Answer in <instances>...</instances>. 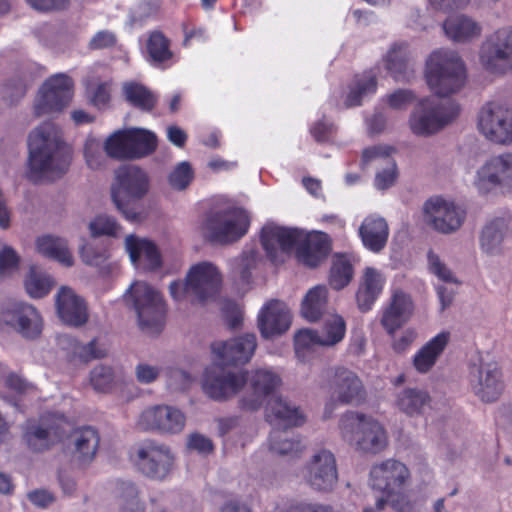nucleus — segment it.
I'll list each match as a JSON object with an SVG mask.
<instances>
[{
    "instance_id": "nucleus-1",
    "label": "nucleus",
    "mask_w": 512,
    "mask_h": 512,
    "mask_svg": "<svg viewBox=\"0 0 512 512\" xmlns=\"http://www.w3.org/2000/svg\"><path fill=\"white\" fill-rule=\"evenodd\" d=\"M71 151L62 130L53 122H44L28 136V169L35 180L53 181L68 170Z\"/></svg>"
},
{
    "instance_id": "nucleus-2",
    "label": "nucleus",
    "mask_w": 512,
    "mask_h": 512,
    "mask_svg": "<svg viewBox=\"0 0 512 512\" xmlns=\"http://www.w3.org/2000/svg\"><path fill=\"white\" fill-rule=\"evenodd\" d=\"M342 438L356 450L378 454L388 445L387 432L382 424L370 415L347 411L339 421Z\"/></svg>"
},
{
    "instance_id": "nucleus-3",
    "label": "nucleus",
    "mask_w": 512,
    "mask_h": 512,
    "mask_svg": "<svg viewBox=\"0 0 512 512\" xmlns=\"http://www.w3.org/2000/svg\"><path fill=\"white\" fill-rule=\"evenodd\" d=\"M149 190L148 173L136 165H125L116 171V184L112 187L111 199L127 221L139 222L143 216L132 201L143 199Z\"/></svg>"
},
{
    "instance_id": "nucleus-4",
    "label": "nucleus",
    "mask_w": 512,
    "mask_h": 512,
    "mask_svg": "<svg viewBox=\"0 0 512 512\" xmlns=\"http://www.w3.org/2000/svg\"><path fill=\"white\" fill-rule=\"evenodd\" d=\"M426 79L431 91L439 97H447L464 85V63L453 50H435L426 62Z\"/></svg>"
},
{
    "instance_id": "nucleus-5",
    "label": "nucleus",
    "mask_w": 512,
    "mask_h": 512,
    "mask_svg": "<svg viewBox=\"0 0 512 512\" xmlns=\"http://www.w3.org/2000/svg\"><path fill=\"white\" fill-rule=\"evenodd\" d=\"M221 282V274L214 264L200 262L189 269L185 282H171L169 291L176 301L186 299L192 303H204L218 294Z\"/></svg>"
},
{
    "instance_id": "nucleus-6",
    "label": "nucleus",
    "mask_w": 512,
    "mask_h": 512,
    "mask_svg": "<svg viewBox=\"0 0 512 512\" xmlns=\"http://www.w3.org/2000/svg\"><path fill=\"white\" fill-rule=\"evenodd\" d=\"M250 218L239 207H215L210 209L201 224L203 236L214 243L230 244L241 239L248 231Z\"/></svg>"
},
{
    "instance_id": "nucleus-7",
    "label": "nucleus",
    "mask_w": 512,
    "mask_h": 512,
    "mask_svg": "<svg viewBox=\"0 0 512 512\" xmlns=\"http://www.w3.org/2000/svg\"><path fill=\"white\" fill-rule=\"evenodd\" d=\"M458 113V105L450 99L425 98L412 110L409 128L416 136L429 137L453 121Z\"/></svg>"
},
{
    "instance_id": "nucleus-8",
    "label": "nucleus",
    "mask_w": 512,
    "mask_h": 512,
    "mask_svg": "<svg viewBox=\"0 0 512 512\" xmlns=\"http://www.w3.org/2000/svg\"><path fill=\"white\" fill-rule=\"evenodd\" d=\"M124 299L134 308L139 326L148 333H159L165 320L166 307L162 295L146 282L133 283Z\"/></svg>"
},
{
    "instance_id": "nucleus-9",
    "label": "nucleus",
    "mask_w": 512,
    "mask_h": 512,
    "mask_svg": "<svg viewBox=\"0 0 512 512\" xmlns=\"http://www.w3.org/2000/svg\"><path fill=\"white\" fill-rule=\"evenodd\" d=\"M472 186L480 195L512 193V152L487 159L476 171Z\"/></svg>"
},
{
    "instance_id": "nucleus-10",
    "label": "nucleus",
    "mask_w": 512,
    "mask_h": 512,
    "mask_svg": "<svg viewBox=\"0 0 512 512\" xmlns=\"http://www.w3.org/2000/svg\"><path fill=\"white\" fill-rule=\"evenodd\" d=\"M480 62L490 73L512 71V27L505 26L492 33L481 46Z\"/></svg>"
},
{
    "instance_id": "nucleus-11",
    "label": "nucleus",
    "mask_w": 512,
    "mask_h": 512,
    "mask_svg": "<svg viewBox=\"0 0 512 512\" xmlns=\"http://www.w3.org/2000/svg\"><path fill=\"white\" fill-rule=\"evenodd\" d=\"M469 384L473 393L485 403L499 399L504 383L497 362L479 357L469 368Z\"/></svg>"
},
{
    "instance_id": "nucleus-12",
    "label": "nucleus",
    "mask_w": 512,
    "mask_h": 512,
    "mask_svg": "<svg viewBox=\"0 0 512 512\" xmlns=\"http://www.w3.org/2000/svg\"><path fill=\"white\" fill-rule=\"evenodd\" d=\"M477 128L489 141L512 144V109L496 102L485 104L478 113Z\"/></svg>"
},
{
    "instance_id": "nucleus-13",
    "label": "nucleus",
    "mask_w": 512,
    "mask_h": 512,
    "mask_svg": "<svg viewBox=\"0 0 512 512\" xmlns=\"http://www.w3.org/2000/svg\"><path fill=\"white\" fill-rule=\"evenodd\" d=\"M301 476L312 490L331 492L338 482V469L334 454L327 449L316 451L303 466Z\"/></svg>"
},
{
    "instance_id": "nucleus-14",
    "label": "nucleus",
    "mask_w": 512,
    "mask_h": 512,
    "mask_svg": "<svg viewBox=\"0 0 512 512\" xmlns=\"http://www.w3.org/2000/svg\"><path fill=\"white\" fill-rule=\"evenodd\" d=\"M214 361L205 369L202 388L210 398L221 401L235 396L245 385V372L224 368Z\"/></svg>"
},
{
    "instance_id": "nucleus-15",
    "label": "nucleus",
    "mask_w": 512,
    "mask_h": 512,
    "mask_svg": "<svg viewBox=\"0 0 512 512\" xmlns=\"http://www.w3.org/2000/svg\"><path fill=\"white\" fill-rule=\"evenodd\" d=\"M247 391L240 400L246 410H258L282 385L281 376L271 368H258L245 372Z\"/></svg>"
},
{
    "instance_id": "nucleus-16",
    "label": "nucleus",
    "mask_w": 512,
    "mask_h": 512,
    "mask_svg": "<svg viewBox=\"0 0 512 512\" xmlns=\"http://www.w3.org/2000/svg\"><path fill=\"white\" fill-rule=\"evenodd\" d=\"M465 215L460 206L442 197L430 198L423 206L424 222L443 234L457 231L462 226Z\"/></svg>"
},
{
    "instance_id": "nucleus-17",
    "label": "nucleus",
    "mask_w": 512,
    "mask_h": 512,
    "mask_svg": "<svg viewBox=\"0 0 512 512\" xmlns=\"http://www.w3.org/2000/svg\"><path fill=\"white\" fill-rule=\"evenodd\" d=\"M73 82L66 74H56L45 81L35 101L37 116L61 111L71 101Z\"/></svg>"
},
{
    "instance_id": "nucleus-18",
    "label": "nucleus",
    "mask_w": 512,
    "mask_h": 512,
    "mask_svg": "<svg viewBox=\"0 0 512 512\" xmlns=\"http://www.w3.org/2000/svg\"><path fill=\"white\" fill-rule=\"evenodd\" d=\"M10 327L23 337L34 339L41 334L42 318L34 306L13 302L0 311V327Z\"/></svg>"
},
{
    "instance_id": "nucleus-19",
    "label": "nucleus",
    "mask_w": 512,
    "mask_h": 512,
    "mask_svg": "<svg viewBox=\"0 0 512 512\" xmlns=\"http://www.w3.org/2000/svg\"><path fill=\"white\" fill-rule=\"evenodd\" d=\"M409 480L410 471L407 466L393 458L375 463L369 473L370 487L383 494H393L403 490Z\"/></svg>"
},
{
    "instance_id": "nucleus-20",
    "label": "nucleus",
    "mask_w": 512,
    "mask_h": 512,
    "mask_svg": "<svg viewBox=\"0 0 512 512\" xmlns=\"http://www.w3.org/2000/svg\"><path fill=\"white\" fill-rule=\"evenodd\" d=\"M138 425L143 430H154L162 434H179L186 425V415L171 405H156L145 409Z\"/></svg>"
},
{
    "instance_id": "nucleus-21",
    "label": "nucleus",
    "mask_w": 512,
    "mask_h": 512,
    "mask_svg": "<svg viewBox=\"0 0 512 512\" xmlns=\"http://www.w3.org/2000/svg\"><path fill=\"white\" fill-rule=\"evenodd\" d=\"M174 456L168 446L146 441L137 449V466L146 476L164 479L171 471Z\"/></svg>"
},
{
    "instance_id": "nucleus-22",
    "label": "nucleus",
    "mask_w": 512,
    "mask_h": 512,
    "mask_svg": "<svg viewBox=\"0 0 512 512\" xmlns=\"http://www.w3.org/2000/svg\"><path fill=\"white\" fill-rule=\"evenodd\" d=\"M301 237V230L269 223L262 228L261 243L267 256L277 263L284 260L283 256L289 255L294 248L296 249Z\"/></svg>"
},
{
    "instance_id": "nucleus-23",
    "label": "nucleus",
    "mask_w": 512,
    "mask_h": 512,
    "mask_svg": "<svg viewBox=\"0 0 512 512\" xmlns=\"http://www.w3.org/2000/svg\"><path fill=\"white\" fill-rule=\"evenodd\" d=\"M257 346L254 334H244L227 341H216L211 345L214 361L225 365L249 362Z\"/></svg>"
},
{
    "instance_id": "nucleus-24",
    "label": "nucleus",
    "mask_w": 512,
    "mask_h": 512,
    "mask_svg": "<svg viewBox=\"0 0 512 512\" xmlns=\"http://www.w3.org/2000/svg\"><path fill=\"white\" fill-rule=\"evenodd\" d=\"M291 325L287 305L272 299L264 304L258 314V328L263 338L269 339L285 333Z\"/></svg>"
},
{
    "instance_id": "nucleus-25",
    "label": "nucleus",
    "mask_w": 512,
    "mask_h": 512,
    "mask_svg": "<svg viewBox=\"0 0 512 512\" xmlns=\"http://www.w3.org/2000/svg\"><path fill=\"white\" fill-rule=\"evenodd\" d=\"M329 391L342 404H351L364 398V387L358 375L344 367L335 369Z\"/></svg>"
},
{
    "instance_id": "nucleus-26",
    "label": "nucleus",
    "mask_w": 512,
    "mask_h": 512,
    "mask_svg": "<svg viewBox=\"0 0 512 512\" xmlns=\"http://www.w3.org/2000/svg\"><path fill=\"white\" fill-rule=\"evenodd\" d=\"M56 309L60 319L67 325L79 327L88 321L84 300L69 287L63 286L59 289Z\"/></svg>"
},
{
    "instance_id": "nucleus-27",
    "label": "nucleus",
    "mask_w": 512,
    "mask_h": 512,
    "mask_svg": "<svg viewBox=\"0 0 512 512\" xmlns=\"http://www.w3.org/2000/svg\"><path fill=\"white\" fill-rule=\"evenodd\" d=\"M330 244L325 233L305 234L302 231L301 241L296 246V257L299 262L309 268L320 265L328 256Z\"/></svg>"
},
{
    "instance_id": "nucleus-28",
    "label": "nucleus",
    "mask_w": 512,
    "mask_h": 512,
    "mask_svg": "<svg viewBox=\"0 0 512 512\" xmlns=\"http://www.w3.org/2000/svg\"><path fill=\"white\" fill-rule=\"evenodd\" d=\"M125 249L137 269L155 270L161 266V255L156 245L144 238L128 235Z\"/></svg>"
},
{
    "instance_id": "nucleus-29",
    "label": "nucleus",
    "mask_w": 512,
    "mask_h": 512,
    "mask_svg": "<svg viewBox=\"0 0 512 512\" xmlns=\"http://www.w3.org/2000/svg\"><path fill=\"white\" fill-rule=\"evenodd\" d=\"M64 434L65 430L60 425L50 424L45 420L27 421L23 438L33 451H43L58 442Z\"/></svg>"
},
{
    "instance_id": "nucleus-30",
    "label": "nucleus",
    "mask_w": 512,
    "mask_h": 512,
    "mask_svg": "<svg viewBox=\"0 0 512 512\" xmlns=\"http://www.w3.org/2000/svg\"><path fill=\"white\" fill-rule=\"evenodd\" d=\"M509 237L508 222L504 218H494L487 222L479 235V246L489 257L500 256L505 251V241Z\"/></svg>"
},
{
    "instance_id": "nucleus-31",
    "label": "nucleus",
    "mask_w": 512,
    "mask_h": 512,
    "mask_svg": "<svg viewBox=\"0 0 512 512\" xmlns=\"http://www.w3.org/2000/svg\"><path fill=\"white\" fill-rule=\"evenodd\" d=\"M445 36L455 43H470L482 34V26L473 18L464 14H453L442 24Z\"/></svg>"
},
{
    "instance_id": "nucleus-32",
    "label": "nucleus",
    "mask_w": 512,
    "mask_h": 512,
    "mask_svg": "<svg viewBox=\"0 0 512 512\" xmlns=\"http://www.w3.org/2000/svg\"><path fill=\"white\" fill-rule=\"evenodd\" d=\"M413 312V302L410 295L402 292H394L390 304L383 310L381 324L389 333L399 329Z\"/></svg>"
},
{
    "instance_id": "nucleus-33",
    "label": "nucleus",
    "mask_w": 512,
    "mask_h": 512,
    "mask_svg": "<svg viewBox=\"0 0 512 512\" xmlns=\"http://www.w3.org/2000/svg\"><path fill=\"white\" fill-rule=\"evenodd\" d=\"M72 443V457L74 462L79 466H87L96 456L100 443V436L95 428L86 426L77 429L73 433Z\"/></svg>"
},
{
    "instance_id": "nucleus-34",
    "label": "nucleus",
    "mask_w": 512,
    "mask_h": 512,
    "mask_svg": "<svg viewBox=\"0 0 512 512\" xmlns=\"http://www.w3.org/2000/svg\"><path fill=\"white\" fill-rule=\"evenodd\" d=\"M450 338L449 331H442L423 345L413 357L415 369L419 373L429 372L446 349Z\"/></svg>"
},
{
    "instance_id": "nucleus-35",
    "label": "nucleus",
    "mask_w": 512,
    "mask_h": 512,
    "mask_svg": "<svg viewBox=\"0 0 512 512\" xmlns=\"http://www.w3.org/2000/svg\"><path fill=\"white\" fill-rule=\"evenodd\" d=\"M430 394L420 388H404L396 393L395 407L409 417H418L431 408Z\"/></svg>"
},
{
    "instance_id": "nucleus-36",
    "label": "nucleus",
    "mask_w": 512,
    "mask_h": 512,
    "mask_svg": "<svg viewBox=\"0 0 512 512\" xmlns=\"http://www.w3.org/2000/svg\"><path fill=\"white\" fill-rule=\"evenodd\" d=\"M384 283L385 278L379 270L372 267H367L364 270L356 293L357 304L361 311L366 312L371 309L380 296Z\"/></svg>"
},
{
    "instance_id": "nucleus-37",
    "label": "nucleus",
    "mask_w": 512,
    "mask_h": 512,
    "mask_svg": "<svg viewBox=\"0 0 512 512\" xmlns=\"http://www.w3.org/2000/svg\"><path fill=\"white\" fill-rule=\"evenodd\" d=\"M359 234L366 248L379 252L387 243L389 229L384 218L371 215L362 222Z\"/></svg>"
},
{
    "instance_id": "nucleus-38",
    "label": "nucleus",
    "mask_w": 512,
    "mask_h": 512,
    "mask_svg": "<svg viewBox=\"0 0 512 512\" xmlns=\"http://www.w3.org/2000/svg\"><path fill=\"white\" fill-rule=\"evenodd\" d=\"M267 419L272 425L284 428L301 425L304 421L298 408L282 398L270 400Z\"/></svg>"
},
{
    "instance_id": "nucleus-39",
    "label": "nucleus",
    "mask_w": 512,
    "mask_h": 512,
    "mask_svg": "<svg viewBox=\"0 0 512 512\" xmlns=\"http://www.w3.org/2000/svg\"><path fill=\"white\" fill-rule=\"evenodd\" d=\"M35 246L37 252L44 257L53 259L65 267L73 265V256L65 239L53 235H43L36 239Z\"/></svg>"
},
{
    "instance_id": "nucleus-40",
    "label": "nucleus",
    "mask_w": 512,
    "mask_h": 512,
    "mask_svg": "<svg viewBox=\"0 0 512 512\" xmlns=\"http://www.w3.org/2000/svg\"><path fill=\"white\" fill-rule=\"evenodd\" d=\"M411 53L406 43H394L383 58L385 68L395 80L408 77Z\"/></svg>"
},
{
    "instance_id": "nucleus-41",
    "label": "nucleus",
    "mask_w": 512,
    "mask_h": 512,
    "mask_svg": "<svg viewBox=\"0 0 512 512\" xmlns=\"http://www.w3.org/2000/svg\"><path fill=\"white\" fill-rule=\"evenodd\" d=\"M91 387L99 393H111L119 385L125 383L121 372L107 365L95 366L89 375Z\"/></svg>"
},
{
    "instance_id": "nucleus-42",
    "label": "nucleus",
    "mask_w": 512,
    "mask_h": 512,
    "mask_svg": "<svg viewBox=\"0 0 512 512\" xmlns=\"http://www.w3.org/2000/svg\"><path fill=\"white\" fill-rule=\"evenodd\" d=\"M327 298L328 290L325 286L319 285L310 289L302 301V316L310 322L319 320L326 311Z\"/></svg>"
},
{
    "instance_id": "nucleus-43",
    "label": "nucleus",
    "mask_w": 512,
    "mask_h": 512,
    "mask_svg": "<svg viewBox=\"0 0 512 512\" xmlns=\"http://www.w3.org/2000/svg\"><path fill=\"white\" fill-rule=\"evenodd\" d=\"M127 140L130 159L144 157L152 153L157 146L156 135L146 129H128Z\"/></svg>"
},
{
    "instance_id": "nucleus-44",
    "label": "nucleus",
    "mask_w": 512,
    "mask_h": 512,
    "mask_svg": "<svg viewBox=\"0 0 512 512\" xmlns=\"http://www.w3.org/2000/svg\"><path fill=\"white\" fill-rule=\"evenodd\" d=\"M123 95L130 105L145 112L151 111L157 103V96L144 85L136 82L124 83Z\"/></svg>"
},
{
    "instance_id": "nucleus-45",
    "label": "nucleus",
    "mask_w": 512,
    "mask_h": 512,
    "mask_svg": "<svg viewBox=\"0 0 512 512\" xmlns=\"http://www.w3.org/2000/svg\"><path fill=\"white\" fill-rule=\"evenodd\" d=\"M377 82L372 73L356 76L350 85L349 93L345 100L346 107L361 105L362 101L376 92Z\"/></svg>"
},
{
    "instance_id": "nucleus-46",
    "label": "nucleus",
    "mask_w": 512,
    "mask_h": 512,
    "mask_svg": "<svg viewBox=\"0 0 512 512\" xmlns=\"http://www.w3.org/2000/svg\"><path fill=\"white\" fill-rule=\"evenodd\" d=\"M269 446L270 450L274 453L291 458L298 457L305 448V445L299 438L289 437L286 432L278 430L270 434Z\"/></svg>"
},
{
    "instance_id": "nucleus-47",
    "label": "nucleus",
    "mask_w": 512,
    "mask_h": 512,
    "mask_svg": "<svg viewBox=\"0 0 512 512\" xmlns=\"http://www.w3.org/2000/svg\"><path fill=\"white\" fill-rule=\"evenodd\" d=\"M320 345L332 347L344 339L346 324L343 318L336 314L327 315L320 330Z\"/></svg>"
},
{
    "instance_id": "nucleus-48",
    "label": "nucleus",
    "mask_w": 512,
    "mask_h": 512,
    "mask_svg": "<svg viewBox=\"0 0 512 512\" xmlns=\"http://www.w3.org/2000/svg\"><path fill=\"white\" fill-rule=\"evenodd\" d=\"M147 52L150 60L156 65L166 63L173 58L170 41L160 31L150 33L147 40Z\"/></svg>"
},
{
    "instance_id": "nucleus-49",
    "label": "nucleus",
    "mask_w": 512,
    "mask_h": 512,
    "mask_svg": "<svg viewBox=\"0 0 512 512\" xmlns=\"http://www.w3.org/2000/svg\"><path fill=\"white\" fill-rule=\"evenodd\" d=\"M54 284L50 275L32 267L25 280V289L32 298H42L50 292Z\"/></svg>"
},
{
    "instance_id": "nucleus-50",
    "label": "nucleus",
    "mask_w": 512,
    "mask_h": 512,
    "mask_svg": "<svg viewBox=\"0 0 512 512\" xmlns=\"http://www.w3.org/2000/svg\"><path fill=\"white\" fill-rule=\"evenodd\" d=\"M352 277L353 267L350 260L344 255L335 256L330 270V285L340 290L350 283Z\"/></svg>"
},
{
    "instance_id": "nucleus-51",
    "label": "nucleus",
    "mask_w": 512,
    "mask_h": 512,
    "mask_svg": "<svg viewBox=\"0 0 512 512\" xmlns=\"http://www.w3.org/2000/svg\"><path fill=\"white\" fill-rule=\"evenodd\" d=\"M89 231L94 237L107 236L117 238L122 234L123 229L113 216L101 213L90 221Z\"/></svg>"
},
{
    "instance_id": "nucleus-52",
    "label": "nucleus",
    "mask_w": 512,
    "mask_h": 512,
    "mask_svg": "<svg viewBox=\"0 0 512 512\" xmlns=\"http://www.w3.org/2000/svg\"><path fill=\"white\" fill-rule=\"evenodd\" d=\"M258 258V252L254 249H249L244 251L241 256L231 260L232 271L243 284L250 282L252 270L256 268Z\"/></svg>"
},
{
    "instance_id": "nucleus-53",
    "label": "nucleus",
    "mask_w": 512,
    "mask_h": 512,
    "mask_svg": "<svg viewBox=\"0 0 512 512\" xmlns=\"http://www.w3.org/2000/svg\"><path fill=\"white\" fill-rule=\"evenodd\" d=\"M319 333L311 329L299 330L294 336V349L297 358L306 361L314 348L320 345Z\"/></svg>"
},
{
    "instance_id": "nucleus-54",
    "label": "nucleus",
    "mask_w": 512,
    "mask_h": 512,
    "mask_svg": "<svg viewBox=\"0 0 512 512\" xmlns=\"http://www.w3.org/2000/svg\"><path fill=\"white\" fill-rule=\"evenodd\" d=\"M127 139L128 129L114 132L105 141L104 149L106 154L116 159H130Z\"/></svg>"
},
{
    "instance_id": "nucleus-55",
    "label": "nucleus",
    "mask_w": 512,
    "mask_h": 512,
    "mask_svg": "<svg viewBox=\"0 0 512 512\" xmlns=\"http://www.w3.org/2000/svg\"><path fill=\"white\" fill-rule=\"evenodd\" d=\"M83 262L87 265L102 268L110 258V251L106 245L91 242L84 245L80 251Z\"/></svg>"
},
{
    "instance_id": "nucleus-56",
    "label": "nucleus",
    "mask_w": 512,
    "mask_h": 512,
    "mask_svg": "<svg viewBox=\"0 0 512 512\" xmlns=\"http://www.w3.org/2000/svg\"><path fill=\"white\" fill-rule=\"evenodd\" d=\"M194 177L192 167L189 162H180L169 174L168 182L175 190H184L191 183Z\"/></svg>"
},
{
    "instance_id": "nucleus-57",
    "label": "nucleus",
    "mask_w": 512,
    "mask_h": 512,
    "mask_svg": "<svg viewBox=\"0 0 512 512\" xmlns=\"http://www.w3.org/2000/svg\"><path fill=\"white\" fill-rule=\"evenodd\" d=\"M374 179V186L378 190H386L394 185L398 177V169L395 160L387 159V162L379 166Z\"/></svg>"
},
{
    "instance_id": "nucleus-58",
    "label": "nucleus",
    "mask_w": 512,
    "mask_h": 512,
    "mask_svg": "<svg viewBox=\"0 0 512 512\" xmlns=\"http://www.w3.org/2000/svg\"><path fill=\"white\" fill-rule=\"evenodd\" d=\"M394 149L388 145H376L366 148L362 152L361 165L366 167L370 164L380 166L387 162V159H392L391 153Z\"/></svg>"
},
{
    "instance_id": "nucleus-59",
    "label": "nucleus",
    "mask_w": 512,
    "mask_h": 512,
    "mask_svg": "<svg viewBox=\"0 0 512 512\" xmlns=\"http://www.w3.org/2000/svg\"><path fill=\"white\" fill-rule=\"evenodd\" d=\"M429 271L439 280L445 283L458 284L457 278L440 257L433 251H429L427 255Z\"/></svg>"
},
{
    "instance_id": "nucleus-60",
    "label": "nucleus",
    "mask_w": 512,
    "mask_h": 512,
    "mask_svg": "<svg viewBox=\"0 0 512 512\" xmlns=\"http://www.w3.org/2000/svg\"><path fill=\"white\" fill-rule=\"evenodd\" d=\"M84 156L87 165L94 170L100 169L105 161L101 146L94 139H89L85 142Z\"/></svg>"
},
{
    "instance_id": "nucleus-61",
    "label": "nucleus",
    "mask_w": 512,
    "mask_h": 512,
    "mask_svg": "<svg viewBox=\"0 0 512 512\" xmlns=\"http://www.w3.org/2000/svg\"><path fill=\"white\" fill-rule=\"evenodd\" d=\"M387 500V504H389L392 509L397 512H414L416 505L415 502L412 501L408 494L404 493L403 490H398L393 494H384Z\"/></svg>"
},
{
    "instance_id": "nucleus-62",
    "label": "nucleus",
    "mask_w": 512,
    "mask_h": 512,
    "mask_svg": "<svg viewBox=\"0 0 512 512\" xmlns=\"http://www.w3.org/2000/svg\"><path fill=\"white\" fill-rule=\"evenodd\" d=\"M134 373L136 380L140 384L147 385L158 379L161 373V368L146 362H140L135 366Z\"/></svg>"
},
{
    "instance_id": "nucleus-63",
    "label": "nucleus",
    "mask_w": 512,
    "mask_h": 512,
    "mask_svg": "<svg viewBox=\"0 0 512 512\" xmlns=\"http://www.w3.org/2000/svg\"><path fill=\"white\" fill-rule=\"evenodd\" d=\"M19 256L11 247H4L0 251V276H7L17 270Z\"/></svg>"
},
{
    "instance_id": "nucleus-64",
    "label": "nucleus",
    "mask_w": 512,
    "mask_h": 512,
    "mask_svg": "<svg viewBox=\"0 0 512 512\" xmlns=\"http://www.w3.org/2000/svg\"><path fill=\"white\" fill-rule=\"evenodd\" d=\"M192 382L190 374L179 368H171L167 372V384L173 390H184Z\"/></svg>"
}]
</instances>
